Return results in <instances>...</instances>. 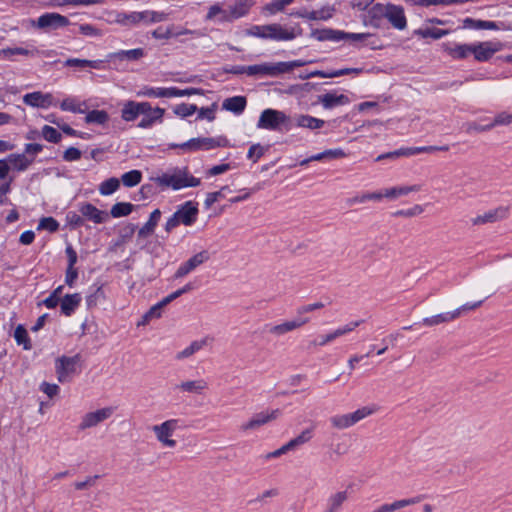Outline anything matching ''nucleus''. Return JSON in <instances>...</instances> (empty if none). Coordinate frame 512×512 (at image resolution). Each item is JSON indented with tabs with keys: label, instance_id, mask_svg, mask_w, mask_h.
<instances>
[{
	"label": "nucleus",
	"instance_id": "nucleus-9",
	"mask_svg": "<svg viewBox=\"0 0 512 512\" xmlns=\"http://www.w3.org/2000/svg\"><path fill=\"white\" fill-rule=\"evenodd\" d=\"M33 24L35 27L43 30H57L70 25V21L66 16L49 12L42 14Z\"/></svg>",
	"mask_w": 512,
	"mask_h": 512
},
{
	"label": "nucleus",
	"instance_id": "nucleus-41",
	"mask_svg": "<svg viewBox=\"0 0 512 512\" xmlns=\"http://www.w3.org/2000/svg\"><path fill=\"white\" fill-rule=\"evenodd\" d=\"M134 209V205L129 202H117L110 210V215L113 218H120L128 216Z\"/></svg>",
	"mask_w": 512,
	"mask_h": 512
},
{
	"label": "nucleus",
	"instance_id": "nucleus-31",
	"mask_svg": "<svg viewBox=\"0 0 512 512\" xmlns=\"http://www.w3.org/2000/svg\"><path fill=\"white\" fill-rule=\"evenodd\" d=\"M140 12H115L114 18L111 22L120 24L122 26H135L140 23Z\"/></svg>",
	"mask_w": 512,
	"mask_h": 512
},
{
	"label": "nucleus",
	"instance_id": "nucleus-44",
	"mask_svg": "<svg viewBox=\"0 0 512 512\" xmlns=\"http://www.w3.org/2000/svg\"><path fill=\"white\" fill-rule=\"evenodd\" d=\"M137 96H144L149 98H168V87H144L142 90L137 92Z\"/></svg>",
	"mask_w": 512,
	"mask_h": 512
},
{
	"label": "nucleus",
	"instance_id": "nucleus-3",
	"mask_svg": "<svg viewBox=\"0 0 512 512\" xmlns=\"http://www.w3.org/2000/svg\"><path fill=\"white\" fill-rule=\"evenodd\" d=\"M198 214V203L193 201H186L185 203L179 205L177 210L167 220L165 224V231L170 233L180 224L185 226L193 225L197 220Z\"/></svg>",
	"mask_w": 512,
	"mask_h": 512
},
{
	"label": "nucleus",
	"instance_id": "nucleus-33",
	"mask_svg": "<svg viewBox=\"0 0 512 512\" xmlns=\"http://www.w3.org/2000/svg\"><path fill=\"white\" fill-rule=\"evenodd\" d=\"M161 218V211L155 209L151 212L148 221L138 230L139 238H146L147 236L154 233L156 226Z\"/></svg>",
	"mask_w": 512,
	"mask_h": 512
},
{
	"label": "nucleus",
	"instance_id": "nucleus-37",
	"mask_svg": "<svg viewBox=\"0 0 512 512\" xmlns=\"http://www.w3.org/2000/svg\"><path fill=\"white\" fill-rule=\"evenodd\" d=\"M325 124L324 120L312 117L310 115H298L295 120V125L298 127L319 129Z\"/></svg>",
	"mask_w": 512,
	"mask_h": 512
},
{
	"label": "nucleus",
	"instance_id": "nucleus-50",
	"mask_svg": "<svg viewBox=\"0 0 512 512\" xmlns=\"http://www.w3.org/2000/svg\"><path fill=\"white\" fill-rule=\"evenodd\" d=\"M196 94H203V90L200 88H186L179 89L177 87H168V98L172 97H183V96H191Z\"/></svg>",
	"mask_w": 512,
	"mask_h": 512
},
{
	"label": "nucleus",
	"instance_id": "nucleus-18",
	"mask_svg": "<svg viewBox=\"0 0 512 512\" xmlns=\"http://www.w3.org/2000/svg\"><path fill=\"white\" fill-rule=\"evenodd\" d=\"M79 212L84 217V221H91L95 224H102L109 218V213L98 209L96 206L89 202L79 204Z\"/></svg>",
	"mask_w": 512,
	"mask_h": 512
},
{
	"label": "nucleus",
	"instance_id": "nucleus-22",
	"mask_svg": "<svg viewBox=\"0 0 512 512\" xmlns=\"http://www.w3.org/2000/svg\"><path fill=\"white\" fill-rule=\"evenodd\" d=\"M308 321V318H297L278 325H267L266 328L269 333L276 336H281L305 325Z\"/></svg>",
	"mask_w": 512,
	"mask_h": 512
},
{
	"label": "nucleus",
	"instance_id": "nucleus-17",
	"mask_svg": "<svg viewBox=\"0 0 512 512\" xmlns=\"http://www.w3.org/2000/svg\"><path fill=\"white\" fill-rule=\"evenodd\" d=\"M113 413V408L105 407L94 412L86 413L79 425L80 430H85L97 426L99 423L108 419Z\"/></svg>",
	"mask_w": 512,
	"mask_h": 512
},
{
	"label": "nucleus",
	"instance_id": "nucleus-32",
	"mask_svg": "<svg viewBox=\"0 0 512 512\" xmlns=\"http://www.w3.org/2000/svg\"><path fill=\"white\" fill-rule=\"evenodd\" d=\"M247 105V100L244 96H233L226 98L223 101V109L233 112L235 114H241Z\"/></svg>",
	"mask_w": 512,
	"mask_h": 512
},
{
	"label": "nucleus",
	"instance_id": "nucleus-40",
	"mask_svg": "<svg viewBox=\"0 0 512 512\" xmlns=\"http://www.w3.org/2000/svg\"><path fill=\"white\" fill-rule=\"evenodd\" d=\"M455 314L450 312L440 313L431 317L424 318L422 324L426 326H435L442 323L455 320Z\"/></svg>",
	"mask_w": 512,
	"mask_h": 512
},
{
	"label": "nucleus",
	"instance_id": "nucleus-64",
	"mask_svg": "<svg viewBox=\"0 0 512 512\" xmlns=\"http://www.w3.org/2000/svg\"><path fill=\"white\" fill-rule=\"evenodd\" d=\"M60 108L63 111H70L73 113H84V110L80 108L79 105L75 103V101L71 98L64 99L61 104Z\"/></svg>",
	"mask_w": 512,
	"mask_h": 512
},
{
	"label": "nucleus",
	"instance_id": "nucleus-61",
	"mask_svg": "<svg viewBox=\"0 0 512 512\" xmlns=\"http://www.w3.org/2000/svg\"><path fill=\"white\" fill-rule=\"evenodd\" d=\"M136 228H137V226L132 223H129L125 227H123L119 232V240L116 244L120 245L122 243H125L127 240H129L135 233Z\"/></svg>",
	"mask_w": 512,
	"mask_h": 512
},
{
	"label": "nucleus",
	"instance_id": "nucleus-2",
	"mask_svg": "<svg viewBox=\"0 0 512 512\" xmlns=\"http://www.w3.org/2000/svg\"><path fill=\"white\" fill-rule=\"evenodd\" d=\"M294 125L293 120L287 116L283 111L275 109H265L262 111L257 127L260 129L272 130V131H289Z\"/></svg>",
	"mask_w": 512,
	"mask_h": 512
},
{
	"label": "nucleus",
	"instance_id": "nucleus-48",
	"mask_svg": "<svg viewBox=\"0 0 512 512\" xmlns=\"http://www.w3.org/2000/svg\"><path fill=\"white\" fill-rule=\"evenodd\" d=\"M142 173L139 170H131L122 175L121 181L126 187H134L141 182Z\"/></svg>",
	"mask_w": 512,
	"mask_h": 512
},
{
	"label": "nucleus",
	"instance_id": "nucleus-60",
	"mask_svg": "<svg viewBox=\"0 0 512 512\" xmlns=\"http://www.w3.org/2000/svg\"><path fill=\"white\" fill-rule=\"evenodd\" d=\"M66 220L69 226H71L73 229L82 227L85 224L84 217L82 216V214H78L73 211H69L67 213Z\"/></svg>",
	"mask_w": 512,
	"mask_h": 512
},
{
	"label": "nucleus",
	"instance_id": "nucleus-54",
	"mask_svg": "<svg viewBox=\"0 0 512 512\" xmlns=\"http://www.w3.org/2000/svg\"><path fill=\"white\" fill-rule=\"evenodd\" d=\"M512 123V114L502 111L498 113L494 119L489 123L490 129L492 130L496 126H507Z\"/></svg>",
	"mask_w": 512,
	"mask_h": 512
},
{
	"label": "nucleus",
	"instance_id": "nucleus-43",
	"mask_svg": "<svg viewBox=\"0 0 512 512\" xmlns=\"http://www.w3.org/2000/svg\"><path fill=\"white\" fill-rule=\"evenodd\" d=\"M109 120V114L105 110H91L86 114L85 122L104 125Z\"/></svg>",
	"mask_w": 512,
	"mask_h": 512
},
{
	"label": "nucleus",
	"instance_id": "nucleus-36",
	"mask_svg": "<svg viewBox=\"0 0 512 512\" xmlns=\"http://www.w3.org/2000/svg\"><path fill=\"white\" fill-rule=\"evenodd\" d=\"M348 499L347 491H339L331 495L327 501L325 512H339L342 504Z\"/></svg>",
	"mask_w": 512,
	"mask_h": 512
},
{
	"label": "nucleus",
	"instance_id": "nucleus-34",
	"mask_svg": "<svg viewBox=\"0 0 512 512\" xmlns=\"http://www.w3.org/2000/svg\"><path fill=\"white\" fill-rule=\"evenodd\" d=\"M416 503L415 498L396 500L392 503H385L374 509L372 512H397L407 506L414 505Z\"/></svg>",
	"mask_w": 512,
	"mask_h": 512
},
{
	"label": "nucleus",
	"instance_id": "nucleus-13",
	"mask_svg": "<svg viewBox=\"0 0 512 512\" xmlns=\"http://www.w3.org/2000/svg\"><path fill=\"white\" fill-rule=\"evenodd\" d=\"M463 28L475 30H511L512 26L507 25L503 21L495 22L467 17L463 20Z\"/></svg>",
	"mask_w": 512,
	"mask_h": 512
},
{
	"label": "nucleus",
	"instance_id": "nucleus-20",
	"mask_svg": "<svg viewBox=\"0 0 512 512\" xmlns=\"http://www.w3.org/2000/svg\"><path fill=\"white\" fill-rule=\"evenodd\" d=\"M441 48L454 60L466 59L473 52L472 44H455L445 42L441 44Z\"/></svg>",
	"mask_w": 512,
	"mask_h": 512
},
{
	"label": "nucleus",
	"instance_id": "nucleus-15",
	"mask_svg": "<svg viewBox=\"0 0 512 512\" xmlns=\"http://www.w3.org/2000/svg\"><path fill=\"white\" fill-rule=\"evenodd\" d=\"M509 209L504 206L488 210L481 215L471 218V223L474 226H481L488 223H494L507 218Z\"/></svg>",
	"mask_w": 512,
	"mask_h": 512
},
{
	"label": "nucleus",
	"instance_id": "nucleus-4",
	"mask_svg": "<svg viewBox=\"0 0 512 512\" xmlns=\"http://www.w3.org/2000/svg\"><path fill=\"white\" fill-rule=\"evenodd\" d=\"M154 181L161 187H171L173 190H179L186 187H197L201 181L192 175H188L187 171L177 170L173 174L163 173L157 176Z\"/></svg>",
	"mask_w": 512,
	"mask_h": 512
},
{
	"label": "nucleus",
	"instance_id": "nucleus-39",
	"mask_svg": "<svg viewBox=\"0 0 512 512\" xmlns=\"http://www.w3.org/2000/svg\"><path fill=\"white\" fill-rule=\"evenodd\" d=\"M38 53V50L36 48L33 49H27L23 47H13V48H5L0 50V56L3 58L10 59L13 56L16 55H23V56H35Z\"/></svg>",
	"mask_w": 512,
	"mask_h": 512
},
{
	"label": "nucleus",
	"instance_id": "nucleus-7",
	"mask_svg": "<svg viewBox=\"0 0 512 512\" xmlns=\"http://www.w3.org/2000/svg\"><path fill=\"white\" fill-rule=\"evenodd\" d=\"M474 59L478 62H487L493 55L503 49L500 41H484L472 44Z\"/></svg>",
	"mask_w": 512,
	"mask_h": 512
},
{
	"label": "nucleus",
	"instance_id": "nucleus-45",
	"mask_svg": "<svg viewBox=\"0 0 512 512\" xmlns=\"http://www.w3.org/2000/svg\"><path fill=\"white\" fill-rule=\"evenodd\" d=\"M205 344H206V340L193 341L184 350L178 352L175 357L177 360H182V359L188 358V357L192 356L194 353H196L197 351H199L200 349H202Z\"/></svg>",
	"mask_w": 512,
	"mask_h": 512
},
{
	"label": "nucleus",
	"instance_id": "nucleus-23",
	"mask_svg": "<svg viewBox=\"0 0 512 512\" xmlns=\"http://www.w3.org/2000/svg\"><path fill=\"white\" fill-rule=\"evenodd\" d=\"M194 142L197 143L194 146L195 151L199 150H211L217 147H226L229 142L225 136H219L216 138L212 137H198L193 138Z\"/></svg>",
	"mask_w": 512,
	"mask_h": 512
},
{
	"label": "nucleus",
	"instance_id": "nucleus-10",
	"mask_svg": "<svg viewBox=\"0 0 512 512\" xmlns=\"http://www.w3.org/2000/svg\"><path fill=\"white\" fill-rule=\"evenodd\" d=\"M209 259L210 253L207 250H203L193 255L178 267L174 274V277L182 278L188 275L190 272L195 270L198 266L202 265L203 263L207 262Z\"/></svg>",
	"mask_w": 512,
	"mask_h": 512
},
{
	"label": "nucleus",
	"instance_id": "nucleus-38",
	"mask_svg": "<svg viewBox=\"0 0 512 512\" xmlns=\"http://www.w3.org/2000/svg\"><path fill=\"white\" fill-rule=\"evenodd\" d=\"M140 15H141L140 23L143 22L145 24L163 22V21H166L169 16L168 13L159 12V11H151V10L141 11Z\"/></svg>",
	"mask_w": 512,
	"mask_h": 512
},
{
	"label": "nucleus",
	"instance_id": "nucleus-46",
	"mask_svg": "<svg viewBox=\"0 0 512 512\" xmlns=\"http://www.w3.org/2000/svg\"><path fill=\"white\" fill-rule=\"evenodd\" d=\"M119 186L120 181L115 177H111L100 184L99 192L103 196H108L113 194L119 188Z\"/></svg>",
	"mask_w": 512,
	"mask_h": 512
},
{
	"label": "nucleus",
	"instance_id": "nucleus-6",
	"mask_svg": "<svg viewBox=\"0 0 512 512\" xmlns=\"http://www.w3.org/2000/svg\"><path fill=\"white\" fill-rule=\"evenodd\" d=\"M374 412L375 410L373 408L365 406L352 413L332 416L330 422L334 428L347 429Z\"/></svg>",
	"mask_w": 512,
	"mask_h": 512
},
{
	"label": "nucleus",
	"instance_id": "nucleus-27",
	"mask_svg": "<svg viewBox=\"0 0 512 512\" xmlns=\"http://www.w3.org/2000/svg\"><path fill=\"white\" fill-rule=\"evenodd\" d=\"M306 64L305 61L302 60H294L289 62H278V63H269L270 76L275 77L284 73L291 72L296 67H301Z\"/></svg>",
	"mask_w": 512,
	"mask_h": 512
},
{
	"label": "nucleus",
	"instance_id": "nucleus-24",
	"mask_svg": "<svg viewBox=\"0 0 512 512\" xmlns=\"http://www.w3.org/2000/svg\"><path fill=\"white\" fill-rule=\"evenodd\" d=\"M205 20H215L219 23L233 22L232 17L230 16L229 7L223 8L219 3H216L209 7L208 12L205 16Z\"/></svg>",
	"mask_w": 512,
	"mask_h": 512
},
{
	"label": "nucleus",
	"instance_id": "nucleus-16",
	"mask_svg": "<svg viewBox=\"0 0 512 512\" xmlns=\"http://www.w3.org/2000/svg\"><path fill=\"white\" fill-rule=\"evenodd\" d=\"M145 51L143 48H135L131 50H120L117 52L109 53L107 55V62L112 63L114 66H119L123 61H138L144 57Z\"/></svg>",
	"mask_w": 512,
	"mask_h": 512
},
{
	"label": "nucleus",
	"instance_id": "nucleus-5",
	"mask_svg": "<svg viewBox=\"0 0 512 512\" xmlns=\"http://www.w3.org/2000/svg\"><path fill=\"white\" fill-rule=\"evenodd\" d=\"M310 37L318 41H333L339 42L341 40H352L362 41L368 37H371L368 33H347L340 30H334L332 28L324 29H313L310 33Z\"/></svg>",
	"mask_w": 512,
	"mask_h": 512
},
{
	"label": "nucleus",
	"instance_id": "nucleus-14",
	"mask_svg": "<svg viewBox=\"0 0 512 512\" xmlns=\"http://www.w3.org/2000/svg\"><path fill=\"white\" fill-rule=\"evenodd\" d=\"M80 356L77 354L73 357L62 356L56 361V373L61 383L67 381L68 375L75 373L76 364L79 362Z\"/></svg>",
	"mask_w": 512,
	"mask_h": 512
},
{
	"label": "nucleus",
	"instance_id": "nucleus-28",
	"mask_svg": "<svg viewBox=\"0 0 512 512\" xmlns=\"http://www.w3.org/2000/svg\"><path fill=\"white\" fill-rule=\"evenodd\" d=\"M82 297L80 293L66 294L60 301L61 312L65 316H71L80 305Z\"/></svg>",
	"mask_w": 512,
	"mask_h": 512
},
{
	"label": "nucleus",
	"instance_id": "nucleus-59",
	"mask_svg": "<svg viewBox=\"0 0 512 512\" xmlns=\"http://www.w3.org/2000/svg\"><path fill=\"white\" fill-rule=\"evenodd\" d=\"M62 290L63 286H58L46 299L43 300V304L49 309L55 308L60 301Z\"/></svg>",
	"mask_w": 512,
	"mask_h": 512
},
{
	"label": "nucleus",
	"instance_id": "nucleus-12",
	"mask_svg": "<svg viewBox=\"0 0 512 512\" xmlns=\"http://www.w3.org/2000/svg\"><path fill=\"white\" fill-rule=\"evenodd\" d=\"M281 415L280 409H273L271 411H262L256 413L248 422L241 425L242 431L255 430L260 426L277 419Z\"/></svg>",
	"mask_w": 512,
	"mask_h": 512
},
{
	"label": "nucleus",
	"instance_id": "nucleus-21",
	"mask_svg": "<svg viewBox=\"0 0 512 512\" xmlns=\"http://www.w3.org/2000/svg\"><path fill=\"white\" fill-rule=\"evenodd\" d=\"M23 102L31 107L45 109L53 105V96L50 93L35 91L25 94L23 97Z\"/></svg>",
	"mask_w": 512,
	"mask_h": 512
},
{
	"label": "nucleus",
	"instance_id": "nucleus-53",
	"mask_svg": "<svg viewBox=\"0 0 512 512\" xmlns=\"http://www.w3.org/2000/svg\"><path fill=\"white\" fill-rule=\"evenodd\" d=\"M450 33V30H444L439 28H424L418 30V35L423 38L431 37L433 39H440Z\"/></svg>",
	"mask_w": 512,
	"mask_h": 512
},
{
	"label": "nucleus",
	"instance_id": "nucleus-35",
	"mask_svg": "<svg viewBox=\"0 0 512 512\" xmlns=\"http://www.w3.org/2000/svg\"><path fill=\"white\" fill-rule=\"evenodd\" d=\"M7 161L13 164L14 169L18 172H22L28 169V167L34 162V157L29 158L25 154L12 153L8 155Z\"/></svg>",
	"mask_w": 512,
	"mask_h": 512
},
{
	"label": "nucleus",
	"instance_id": "nucleus-57",
	"mask_svg": "<svg viewBox=\"0 0 512 512\" xmlns=\"http://www.w3.org/2000/svg\"><path fill=\"white\" fill-rule=\"evenodd\" d=\"M38 230H47L49 232H56L59 229V223L53 217H43L37 227Z\"/></svg>",
	"mask_w": 512,
	"mask_h": 512
},
{
	"label": "nucleus",
	"instance_id": "nucleus-42",
	"mask_svg": "<svg viewBox=\"0 0 512 512\" xmlns=\"http://www.w3.org/2000/svg\"><path fill=\"white\" fill-rule=\"evenodd\" d=\"M14 338L18 345H22L24 350H30L32 348L30 338L27 330L23 325L19 324L14 332Z\"/></svg>",
	"mask_w": 512,
	"mask_h": 512
},
{
	"label": "nucleus",
	"instance_id": "nucleus-8",
	"mask_svg": "<svg viewBox=\"0 0 512 512\" xmlns=\"http://www.w3.org/2000/svg\"><path fill=\"white\" fill-rule=\"evenodd\" d=\"M180 422L181 421L179 419H170L160 425H155L153 427V431L157 437V440L165 446L175 447L176 441L170 439V437L175 430L181 427Z\"/></svg>",
	"mask_w": 512,
	"mask_h": 512
},
{
	"label": "nucleus",
	"instance_id": "nucleus-1",
	"mask_svg": "<svg viewBox=\"0 0 512 512\" xmlns=\"http://www.w3.org/2000/svg\"><path fill=\"white\" fill-rule=\"evenodd\" d=\"M302 34V29L285 28L279 23L253 25L245 30V35L273 41H290Z\"/></svg>",
	"mask_w": 512,
	"mask_h": 512
},
{
	"label": "nucleus",
	"instance_id": "nucleus-52",
	"mask_svg": "<svg viewBox=\"0 0 512 512\" xmlns=\"http://www.w3.org/2000/svg\"><path fill=\"white\" fill-rule=\"evenodd\" d=\"M197 110L198 107L195 104L181 103L174 107L173 112L181 118H186L193 115Z\"/></svg>",
	"mask_w": 512,
	"mask_h": 512
},
{
	"label": "nucleus",
	"instance_id": "nucleus-25",
	"mask_svg": "<svg viewBox=\"0 0 512 512\" xmlns=\"http://www.w3.org/2000/svg\"><path fill=\"white\" fill-rule=\"evenodd\" d=\"M165 114V109L160 107L152 108L150 105L149 112L141 113L143 118L138 123L139 128H151L156 122H162L163 116Z\"/></svg>",
	"mask_w": 512,
	"mask_h": 512
},
{
	"label": "nucleus",
	"instance_id": "nucleus-26",
	"mask_svg": "<svg viewBox=\"0 0 512 512\" xmlns=\"http://www.w3.org/2000/svg\"><path fill=\"white\" fill-rule=\"evenodd\" d=\"M318 102L321 103L325 109H332L336 106L348 104L349 98L344 94L337 95L336 93L329 92L319 95Z\"/></svg>",
	"mask_w": 512,
	"mask_h": 512
},
{
	"label": "nucleus",
	"instance_id": "nucleus-55",
	"mask_svg": "<svg viewBox=\"0 0 512 512\" xmlns=\"http://www.w3.org/2000/svg\"><path fill=\"white\" fill-rule=\"evenodd\" d=\"M42 136L45 140L51 143H59L62 139V135L55 128L49 125H44L42 128Z\"/></svg>",
	"mask_w": 512,
	"mask_h": 512
},
{
	"label": "nucleus",
	"instance_id": "nucleus-62",
	"mask_svg": "<svg viewBox=\"0 0 512 512\" xmlns=\"http://www.w3.org/2000/svg\"><path fill=\"white\" fill-rule=\"evenodd\" d=\"M229 190L228 186H223L219 191L208 193L205 199V207L210 208L216 201L223 198L224 192Z\"/></svg>",
	"mask_w": 512,
	"mask_h": 512
},
{
	"label": "nucleus",
	"instance_id": "nucleus-49",
	"mask_svg": "<svg viewBox=\"0 0 512 512\" xmlns=\"http://www.w3.org/2000/svg\"><path fill=\"white\" fill-rule=\"evenodd\" d=\"M414 188V186H400L387 188L383 191V195L389 199H396L400 196L407 195L408 193L414 191Z\"/></svg>",
	"mask_w": 512,
	"mask_h": 512
},
{
	"label": "nucleus",
	"instance_id": "nucleus-51",
	"mask_svg": "<svg viewBox=\"0 0 512 512\" xmlns=\"http://www.w3.org/2000/svg\"><path fill=\"white\" fill-rule=\"evenodd\" d=\"M245 74L248 76H270L269 63L245 66Z\"/></svg>",
	"mask_w": 512,
	"mask_h": 512
},
{
	"label": "nucleus",
	"instance_id": "nucleus-58",
	"mask_svg": "<svg viewBox=\"0 0 512 512\" xmlns=\"http://www.w3.org/2000/svg\"><path fill=\"white\" fill-rule=\"evenodd\" d=\"M104 298V291L101 286L96 287L92 293L86 296V305L88 309L97 306L98 301Z\"/></svg>",
	"mask_w": 512,
	"mask_h": 512
},
{
	"label": "nucleus",
	"instance_id": "nucleus-63",
	"mask_svg": "<svg viewBox=\"0 0 512 512\" xmlns=\"http://www.w3.org/2000/svg\"><path fill=\"white\" fill-rule=\"evenodd\" d=\"M266 148L261 146L260 144H253L250 146L247 158L253 160L256 163L265 153Z\"/></svg>",
	"mask_w": 512,
	"mask_h": 512
},
{
	"label": "nucleus",
	"instance_id": "nucleus-11",
	"mask_svg": "<svg viewBox=\"0 0 512 512\" xmlns=\"http://www.w3.org/2000/svg\"><path fill=\"white\" fill-rule=\"evenodd\" d=\"M149 102L126 101L121 109V118L126 122L135 121L141 113L149 112Z\"/></svg>",
	"mask_w": 512,
	"mask_h": 512
},
{
	"label": "nucleus",
	"instance_id": "nucleus-30",
	"mask_svg": "<svg viewBox=\"0 0 512 512\" xmlns=\"http://www.w3.org/2000/svg\"><path fill=\"white\" fill-rule=\"evenodd\" d=\"M254 5L253 0H236L233 4L229 5L230 9V16L232 17V20H237L242 17H245L252 6Z\"/></svg>",
	"mask_w": 512,
	"mask_h": 512
},
{
	"label": "nucleus",
	"instance_id": "nucleus-56",
	"mask_svg": "<svg viewBox=\"0 0 512 512\" xmlns=\"http://www.w3.org/2000/svg\"><path fill=\"white\" fill-rule=\"evenodd\" d=\"M314 426L307 428L301 432L300 435L290 440L294 449L300 445H303L311 440L313 437Z\"/></svg>",
	"mask_w": 512,
	"mask_h": 512
},
{
	"label": "nucleus",
	"instance_id": "nucleus-19",
	"mask_svg": "<svg viewBox=\"0 0 512 512\" xmlns=\"http://www.w3.org/2000/svg\"><path fill=\"white\" fill-rule=\"evenodd\" d=\"M383 15L396 29L402 30L407 25L404 9L401 6L387 4L383 8Z\"/></svg>",
	"mask_w": 512,
	"mask_h": 512
},
{
	"label": "nucleus",
	"instance_id": "nucleus-29",
	"mask_svg": "<svg viewBox=\"0 0 512 512\" xmlns=\"http://www.w3.org/2000/svg\"><path fill=\"white\" fill-rule=\"evenodd\" d=\"M175 388L181 392L200 395L208 388V383L204 379L188 380L176 385Z\"/></svg>",
	"mask_w": 512,
	"mask_h": 512
},
{
	"label": "nucleus",
	"instance_id": "nucleus-47",
	"mask_svg": "<svg viewBox=\"0 0 512 512\" xmlns=\"http://www.w3.org/2000/svg\"><path fill=\"white\" fill-rule=\"evenodd\" d=\"M416 154V148H400L392 152L384 153L379 155L376 158V161H381L383 159H396L401 156H410Z\"/></svg>",
	"mask_w": 512,
	"mask_h": 512
}]
</instances>
